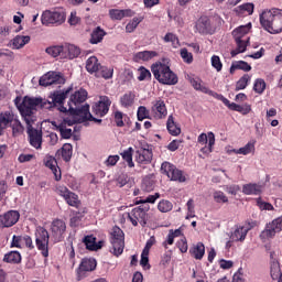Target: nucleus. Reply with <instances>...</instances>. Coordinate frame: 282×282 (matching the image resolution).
Returning a JSON list of instances; mask_svg holds the SVG:
<instances>
[{"mask_svg":"<svg viewBox=\"0 0 282 282\" xmlns=\"http://www.w3.org/2000/svg\"><path fill=\"white\" fill-rule=\"evenodd\" d=\"M87 100V90L80 88L79 90L75 91L70 96L68 101V111L72 116H79L83 120H90L93 122H102V119L95 118L91 112H89V105H83Z\"/></svg>","mask_w":282,"mask_h":282,"instance_id":"obj_1","label":"nucleus"},{"mask_svg":"<svg viewBox=\"0 0 282 282\" xmlns=\"http://www.w3.org/2000/svg\"><path fill=\"white\" fill-rule=\"evenodd\" d=\"M261 28L269 32V34H281L282 32V10L267 9L259 15Z\"/></svg>","mask_w":282,"mask_h":282,"instance_id":"obj_2","label":"nucleus"},{"mask_svg":"<svg viewBox=\"0 0 282 282\" xmlns=\"http://www.w3.org/2000/svg\"><path fill=\"white\" fill-rule=\"evenodd\" d=\"M169 58H162L161 62H156L152 64L151 72L161 85H177L180 78L177 74L171 69V66L167 64Z\"/></svg>","mask_w":282,"mask_h":282,"instance_id":"obj_3","label":"nucleus"},{"mask_svg":"<svg viewBox=\"0 0 282 282\" xmlns=\"http://www.w3.org/2000/svg\"><path fill=\"white\" fill-rule=\"evenodd\" d=\"M39 105L43 107V99L25 96L20 106H18V109L25 124H30V122H35L36 119H34V111H36V107H39Z\"/></svg>","mask_w":282,"mask_h":282,"instance_id":"obj_4","label":"nucleus"},{"mask_svg":"<svg viewBox=\"0 0 282 282\" xmlns=\"http://www.w3.org/2000/svg\"><path fill=\"white\" fill-rule=\"evenodd\" d=\"M72 91V87H68L66 90L61 91H54L50 98V100H44L42 104V109H54V107H58V111L62 113H67L69 109H67L64 105L65 100L67 99V96H69V93Z\"/></svg>","mask_w":282,"mask_h":282,"instance_id":"obj_5","label":"nucleus"},{"mask_svg":"<svg viewBox=\"0 0 282 282\" xmlns=\"http://www.w3.org/2000/svg\"><path fill=\"white\" fill-rule=\"evenodd\" d=\"M35 246L44 257V261H47L50 257V231L45 227H37L35 230Z\"/></svg>","mask_w":282,"mask_h":282,"instance_id":"obj_6","label":"nucleus"},{"mask_svg":"<svg viewBox=\"0 0 282 282\" xmlns=\"http://www.w3.org/2000/svg\"><path fill=\"white\" fill-rule=\"evenodd\" d=\"M110 243L112 246L110 252L115 257H120L124 252V231L120 227H112L110 231Z\"/></svg>","mask_w":282,"mask_h":282,"instance_id":"obj_7","label":"nucleus"},{"mask_svg":"<svg viewBox=\"0 0 282 282\" xmlns=\"http://www.w3.org/2000/svg\"><path fill=\"white\" fill-rule=\"evenodd\" d=\"M149 205L147 206H139L133 208L130 213L127 214L128 216V221H130V224H132V226H138V224H140V226H142V228H144V226H147V221L149 219Z\"/></svg>","mask_w":282,"mask_h":282,"instance_id":"obj_8","label":"nucleus"},{"mask_svg":"<svg viewBox=\"0 0 282 282\" xmlns=\"http://www.w3.org/2000/svg\"><path fill=\"white\" fill-rule=\"evenodd\" d=\"M42 25H63L65 23V12L46 10L41 17Z\"/></svg>","mask_w":282,"mask_h":282,"instance_id":"obj_9","label":"nucleus"},{"mask_svg":"<svg viewBox=\"0 0 282 282\" xmlns=\"http://www.w3.org/2000/svg\"><path fill=\"white\" fill-rule=\"evenodd\" d=\"M56 193L59 195V197H63V199L68 204V206H72L73 208H80V198H78V195L69 188H67L64 185H58L56 187Z\"/></svg>","mask_w":282,"mask_h":282,"instance_id":"obj_10","label":"nucleus"},{"mask_svg":"<svg viewBox=\"0 0 282 282\" xmlns=\"http://www.w3.org/2000/svg\"><path fill=\"white\" fill-rule=\"evenodd\" d=\"M51 237L54 239V243H61L65 239V232L67 231V224L63 219H54L51 224Z\"/></svg>","mask_w":282,"mask_h":282,"instance_id":"obj_11","label":"nucleus"},{"mask_svg":"<svg viewBox=\"0 0 282 282\" xmlns=\"http://www.w3.org/2000/svg\"><path fill=\"white\" fill-rule=\"evenodd\" d=\"M39 84L41 87H50L51 85H65V76H63V73L61 72L50 70L40 78Z\"/></svg>","mask_w":282,"mask_h":282,"instance_id":"obj_12","label":"nucleus"},{"mask_svg":"<svg viewBox=\"0 0 282 282\" xmlns=\"http://www.w3.org/2000/svg\"><path fill=\"white\" fill-rule=\"evenodd\" d=\"M161 171L163 175H166L173 182H186V176H184V172L177 170L175 165L170 162H163L161 165Z\"/></svg>","mask_w":282,"mask_h":282,"instance_id":"obj_13","label":"nucleus"},{"mask_svg":"<svg viewBox=\"0 0 282 282\" xmlns=\"http://www.w3.org/2000/svg\"><path fill=\"white\" fill-rule=\"evenodd\" d=\"M34 122L26 123V133L29 135V142L34 149H41L43 144V132L32 127Z\"/></svg>","mask_w":282,"mask_h":282,"instance_id":"obj_14","label":"nucleus"},{"mask_svg":"<svg viewBox=\"0 0 282 282\" xmlns=\"http://www.w3.org/2000/svg\"><path fill=\"white\" fill-rule=\"evenodd\" d=\"M218 100L224 104L225 107H228L230 111H238V113H241L242 116H248L250 111H252V106L250 104L239 105L236 102H230L228 98L224 97V95H219Z\"/></svg>","mask_w":282,"mask_h":282,"instance_id":"obj_15","label":"nucleus"},{"mask_svg":"<svg viewBox=\"0 0 282 282\" xmlns=\"http://www.w3.org/2000/svg\"><path fill=\"white\" fill-rule=\"evenodd\" d=\"M254 227V223H245V225H238L235 227V230L230 235L231 241H240L243 243L246 241V237H248V232L250 229Z\"/></svg>","mask_w":282,"mask_h":282,"instance_id":"obj_16","label":"nucleus"},{"mask_svg":"<svg viewBox=\"0 0 282 282\" xmlns=\"http://www.w3.org/2000/svg\"><path fill=\"white\" fill-rule=\"evenodd\" d=\"M281 230H282V216L267 224L265 229L262 231L260 237L262 239H272V237H274L276 232H281Z\"/></svg>","mask_w":282,"mask_h":282,"instance_id":"obj_17","label":"nucleus"},{"mask_svg":"<svg viewBox=\"0 0 282 282\" xmlns=\"http://www.w3.org/2000/svg\"><path fill=\"white\" fill-rule=\"evenodd\" d=\"M111 107V99L107 96H101L99 101L93 106V113L97 118H104L109 113V108Z\"/></svg>","mask_w":282,"mask_h":282,"instance_id":"obj_18","label":"nucleus"},{"mask_svg":"<svg viewBox=\"0 0 282 282\" xmlns=\"http://www.w3.org/2000/svg\"><path fill=\"white\" fill-rule=\"evenodd\" d=\"M20 218L21 214L18 210H9L0 215V228H12Z\"/></svg>","mask_w":282,"mask_h":282,"instance_id":"obj_19","label":"nucleus"},{"mask_svg":"<svg viewBox=\"0 0 282 282\" xmlns=\"http://www.w3.org/2000/svg\"><path fill=\"white\" fill-rule=\"evenodd\" d=\"M96 265H97L96 259L94 258L84 259L80 262L78 269L76 270V274H77L76 280L83 281V279H85V272H94V270H96Z\"/></svg>","mask_w":282,"mask_h":282,"instance_id":"obj_20","label":"nucleus"},{"mask_svg":"<svg viewBox=\"0 0 282 282\" xmlns=\"http://www.w3.org/2000/svg\"><path fill=\"white\" fill-rule=\"evenodd\" d=\"M189 83L196 91H202V94H207L208 96H213V98H216L218 100L219 96L221 94H217L216 91L210 90L208 87L202 85V79L199 77H192L189 78Z\"/></svg>","mask_w":282,"mask_h":282,"instance_id":"obj_21","label":"nucleus"},{"mask_svg":"<svg viewBox=\"0 0 282 282\" xmlns=\"http://www.w3.org/2000/svg\"><path fill=\"white\" fill-rule=\"evenodd\" d=\"M152 113L154 118H158L159 120L166 118V116L169 115V110L166 109V104L164 102V100L159 99L153 102Z\"/></svg>","mask_w":282,"mask_h":282,"instance_id":"obj_22","label":"nucleus"},{"mask_svg":"<svg viewBox=\"0 0 282 282\" xmlns=\"http://www.w3.org/2000/svg\"><path fill=\"white\" fill-rule=\"evenodd\" d=\"M94 235L85 236L83 239V243L86 246V250H90V252H96L105 246V241L99 240Z\"/></svg>","mask_w":282,"mask_h":282,"instance_id":"obj_23","label":"nucleus"},{"mask_svg":"<svg viewBox=\"0 0 282 282\" xmlns=\"http://www.w3.org/2000/svg\"><path fill=\"white\" fill-rule=\"evenodd\" d=\"M44 164L47 169H51L52 173L55 176V181L61 182L63 176L61 174V167H58V162L56 161V159L52 155H48L45 158Z\"/></svg>","mask_w":282,"mask_h":282,"instance_id":"obj_24","label":"nucleus"},{"mask_svg":"<svg viewBox=\"0 0 282 282\" xmlns=\"http://www.w3.org/2000/svg\"><path fill=\"white\" fill-rule=\"evenodd\" d=\"M153 152L149 149L140 148L135 151V162L138 164H151Z\"/></svg>","mask_w":282,"mask_h":282,"instance_id":"obj_25","label":"nucleus"},{"mask_svg":"<svg viewBox=\"0 0 282 282\" xmlns=\"http://www.w3.org/2000/svg\"><path fill=\"white\" fill-rule=\"evenodd\" d=\"M62 56L63 58L74 61V58H78V56H80V47L74 44H64V53Z\"/></svg>","mask_w":282,"mask_h":282,"instance_id":"obj_26","label":"nucleus"},{"mask_svg":"<svg viewBox=\"0 0 282 282\" xmlns=\"http://www.w3.org/2000/svg\"><path fill=\"white\" fill-rule=\"evenodd\" d=\"M52 126L55 127L56 131L59 132L64 140H69V138H72V129L67 128V120H64L59 123L52 121Z\"/></svg>","mask_w":282,"mask_h":282,"instance_id":"obj_27","label":"nucleus"},{"mask_svg":"<svg viewBox=\"0 0 282 282\" xmlns=\"http://www.w3.org/2000/svg\"><path fill=\"white\" fill-rule=\"evenodd\" d=\"M105 36H107V32L102 30V28L96 26L90 33V45H98V43H102Z\"/></svg>","mask_w":282,"mask_h":282,"instance_id":"obj_28","label":"nucleus"},{"mask_svg":"<svg viewBox=\"0 0 282 282\" xmlns=\"http://www.w3.org/2000/svg\"><path fill=\"white\" fill-rule=\"evenodd\" d=\"M189 254L197 261H202V259H204V254H206V247L203 242H197L189 249Z\"/></svg>","mask_w":282,"mask_h":282,"instance_id":"obj_29","label":"nucleus"},{"mask_svg":"<svg viewBox=\"0 0 282 282\" xmlns=\"http://www.w3.org/2000/svg\"><path fill=\"white\" fill-rule=\"evenodd\" d=\"M263 187L257 183H249L242 186L243 195H261Z\"/></svg>","mask_w":282,"mask_h":282,"instance_id":"obj_30","label":"nucleus"},{"mask_svg":"<svg viewBox=\"0 0 282 282\" xmlns=\"http://www.w3.org/2000/svg\"><path fill=\"white\" fill-rule=\"evenodd\" d=\"M109 17L112 21H122L124 17H131V10L110 9Z\"/></svg>","mask_w":282,"mask_h":282,"instance_id":"obj_31","label":"nucleus"},{"mask_svg":"<svg viewBox=\"0 0 282 282\" xmlns=\"http://www.w3.org/2000/svg\"><path fill=\"white\" fill-rule=\"evenodd\" d=\"M100 66V62L96 56H90L86 61V72H88L89 74H96L97 72H99Z\"/></svg>","mask_w":282,"mask_h":282,"instance_id":"obj_32","label":"nucleus"},{"mask_svg":"<svg viewBox=\"0 0 282 282\" xmlns=\"http://www.w3.org/2000/svg\"><path fill=\"white\" fill-rule=\"evenodd\" d=\"M73 153H74V148L69 143H65L62 147V149L57 151V155H61L64 162H70Z\"/></svg>","mask_w":282,"mask_h":282,"instance_id":"obj_33","label":"nucleus"},{"mask_svg":"<svg viewBox=\"0 0 282 282\" xmlns=\"http://www.w3.org/2000/svg\"><path fill=\"white\" fill-rule=\"evenodd\" d=\"M158 56V52L155 51H142L134 54V61L140 63V61L149 62L151 58H155Z\"/></svg>","mask_w":282,"mask_h":282,"instance_id":"obj_34","label":"nucleus"},{"mask_svg":"<svg viewBox=\"0 0 282 282\" xmlns=\"http://www.w3.org/2000/svg\"><path fill=\"white\" fill-rule=\"evenodd\" d=\"M251 28H252V24L249 23L247 25H241V26L235 29L232 31L234 39L246 40V36L248 35V32H250Z\"/></svg>","mask_w":282,"mask_h":282,"instance_id":"obj_35","label":"nucleus"},{"mask_svg":"<svg viewBox=\"0 0 282 282\" xmlns=\"http://www.w3.org/2000/svg\"><path fill=\"white\" fill-rule=\"evenodd\" d=\"M133 102H135V94H133V91H128L120 98V105L121 107H124V109L133 107Z\"/></svg>","mask_w":282,"mask_h":282,"instance_id":"obj_36","label":"nucleus"},{"mask_svg":"<svg viewBox=\"0 0 282 282\" xmlns=\"http://www.w3.org/2000/svg\"><path fill=\"white\" fill-rule=\"evenodd\" d=\"M166 129L171 135H180L182 133V129L175 123V118L173 115H170L166 122Z\"/></svg>","mask_w":282,"mask_h":282,"instance_id":"obj_37","label":"nucleus"},{"mask_svg":"<svg viewBox=\"0 0 282 282\" xmlns=\"http://www.w3.org/2000/svg\"><path fill=\"white\" fill-rule=\"evenodd\" d=\"M236 44H237V48L231 51V56L232 58H235V56H237V54H243V52H246L247 47H248V41H250V37H246L245 40L241 39H235Z\"/></svg>","mask_w":282,"mask_h":282,"instance_id":"obj_38","label":"nucleus"},{"mask_svg":"<svg viewBox=\"0 0 282 282\" xmlns=\"http://www.w3.org/2000/svg\"><path fill=\"white\" fill-rule=\"evenodd\" d=\"M271 279L276 282H282L281 264L279 261L271 262Z\"/></svg>","mask_w":282,"mask_h":282,"instance_id":"obj_39","label":"nucleus"},{"mask_svg":"<svg viewBox=\"0 0 282 282\" xmlns=\"http://www.w3.org/2000/svg\"><path fill=\"white\" fill-rule=\"evenodd\" d=\"M237 69H241L242 72H250L252 69V66H250L248 62L237 61L231 64L229 72L230 74H235Z\"/></svg>","mask_w":282,"mask_h":282,"instance_id":"obj_40","label":"nucleus"},{"mask_svg":"<svg viewBox=\"0 0 282 282\" xmlns=\"http://www.w3.org/2000/svg\"><path fill=\"white\" fill-rule=\"evenodd\" d=\"M3 262L12 263V264L21 263V252L10 251V252L6 253L3 257Z\"/></svg>","mask_w":282,"mask_h":282,"instance_id":"obj_41","label":"nucleus"},{"mask_svg":"<svg viewBox=\"0 0 282 282\" xmlns=\"http://www.w3.org/2000/svg\"><path fill=\"white\" fill-rule=\"evenodd\" d=\"M196 30H198L199 34H208L210 32V20L202 18L196 24Z\"/></svg>","mask_w":282,"mask_h":282,"instance_id":"obj_42","label":"nucleus"},{"mask_svg":"<svg viewBox=\"0 0 282 282\" xmlns=\"http://www.w3.org/2000/svg\"><path fill=\"white\" fill-rule=\"evenodd\" d=\"M45 52L46 54H48V56H52L53 58H56L57 56L63 58L64 45L48 46L46 47Z\"/></svg>","mask_w":282,"mask_h":282,"instance_id":"obj_43","label":"nucleus"},{"mask_svg":"<svg viewBox=\"0 0 282 282\" xmlns=\"http://www.w3.org/2000/svg\"><path fill=\"white\" fill-rule=\"evenodd\" d=\"M235 12L238 15L246 14V12L249 15L253 14V12H254V4L250 3V2L243 3V4L239 6V7H237L235 9Z\"/></svg>","mask_w":282,"mask_h":282,"instance_id":"obj_44","label":"nucleus"},{"mask_svg":"<svg viewBox=\"0 0 282 282\" xmlns=\"http://www.w3.org/2000/svg\"><path fill=\"white\" fill-rule=\"evenodd\" d=\"M30 41V35H18L13 39V47L21 50V47H25Z\"/></svg>","mask_w":282,"mask_h":282,"instance_id":"obj_45","label":"nucleus"},{"mask_svg":"<svg viewBox=\"0 0 282 282\" xmlns=\"http://www.w3.org/2000/svg\"><path fill=\"white\" fill-rule=\"evenodd\" d=\"M250 80H252V77L248 74H245L236 83L235 91H241L242 89H246V87H248V84L250 83Z\"/></svg>","mask_w":282,"mask_h":282,"instance_id":"obj_46","label":"nucleus"},{"mask_svg":"<svg viewBox=\"0 0 282 282\" xmlns=\"http://www.w3.org/2000/svg\"><path fill=\"white\" fill-rule=\"evenodd\" d=\"M121 158L122 160H124V162H127L130 169H133V166H135V164L133 163V148H128L127 150H124L121 153Z\"/></svg>","mask_w":282,"mask_h":282,"instance_id":"obj_47","label":"nucleus"},{"mask_svg":"<svg viewBox=\"0 0 282 282\" xmlns=\"http://www.w3.org/2000/svg\"><path fill=\"white\" fill-rule=\"evenodd\" d=\"M234 153L237 155H250V153H254V142H248L245 147L234 150Z\"/></svg>","mask_w":282,"mask_h":282,"instance_id":"obj_48","label":"nucleus"},{"mask_svg":"<svg viewBox=\"0 0 282 282\" xmlns=\"http://www.w3.org/2000/svg\"><path fill=\"white\" fill-rule=\"evenodd\" d=\"M213 147H215V133L209 132L208 133V145H205L200 149V153L204 155H208L209 153H213Z\"/></svg>","mask_w":282,"mask_h":282,"instance_id":"obj_49","label":"nucleus"},{"mask_svg":"<svg viewBox=\"0 0 282 282\" xmlns=\"http://www.w3.org/2000/svg\"><path fill=\"white\" fill-rule=\"evenodd\" d=\"M85 215L80 212H73V216L69 219V226L70 228H78L80 226V221H83V218Z\"/></svg>","mask_w":282,"mask_h":282,"instance_id":"obj_50","label":"nucleus"},{"mask_svg":"<svg viewBox=\"0 0 282 282\" xmlns=\"http://www.w3.org/2000/svg\"><path fill=\"white\" fill-rule=\"evenodd\" d=\"M98 73L100 74L101 78H105V80L113 78V67L111 66H99Z\"/></svg>","mask_w":282,"mask_h":282,"instance_id":"obj_51","label":"nucleus"},{"mask_svg":"<svg viewBox=\"0 0 282 282\" xmlns=\"http://www.w3.org/2000/svg\"><path fill=\"white\" fill-rule=\"evenodd\" d=\"M129 120V116L120 110L115 111V123L116 127H124V121Z\"/></svg>","mask_w":282,"mask_h":282,"instance_id":"obj_52","label":"nucleus"},{"mask_svg":"<svg viewBox=\"0 0 282 282\" xmlns=\"http://www.w3.org/2000/svg\"><path fill=\"white\" fill-rule=\"evenodd\" d=\"M158 210H160V213H171V210H173V203L162 199L158 204Z\"/></svg>","mask_w":282,"mask_h":282,"instance_id":"obj_53","label":"nucleus"},{"mask_svg":"<svg viewBox=\"0 0 282 282\" xmlns=\"http://www.w3.org/2000/svg\"><path fill=\"white\" fill-rule=\"evenodd\" d=\"M265 87H267V84H265V80L263 78H258L254 80V84H253V91H256V94H263V91H265Z\"/></svg>","mask_w":282,"mask_h":282,"instance_id":"obj_54","label":"nucleus"},{"mask_svg":"<svg viewBox=\"0 0 282 282\" xmlns=\"http://www.w3.org/2000/svg\"><path fill=\"white\" fill-rule=\"evenodd\" d=\"M213 197L216 204H228V196L221 191L214 192Z\"/></svg>","mask_w":282,"mask_h":282,"instance_id":"obj_55","label":"nucleus"},{"mask_svg":"<svg viewBox=\"0 0 282 282\" xmlns=\"http://www.w3.org/2000/svg\"><path fill=\"white\" fill-rule=\"evenodd\" d=\"M141 188L145 191V193H151V191H154L155 188V182L153 180L147 177L143 180Z\"/></svg>","mask_w":282,"mask_h":282,"instance_id":"obj_56","label":"nucleus"},{"mask_svg":"<svg viewBox=\"0 0 282 282\" xmlns=\"http://www.w3.org/2000/svg\"><path fill=\"white\" fill-rule=\"evenodd\" d=\"M138 80L142 82V80H151V70L147 69L145 67L141 66L139 68V76H138Z\"/></svg>","mask_w":282,"mask_h":282,"instance_id":"obj_57","label":"nucleus"},{"mask_svg":"<svg viewBox=\"0 0 282 282\" xmlns=\"http://www.w3.org/2000/svg\"><path fill=\"white\" fill-rule=\"evenodd\" d=\"M127 184H129V175L121 173L116 180V186H118V188H122L127 186Z\"/></svg>","mask_w":282,"mask_h":282,"instance_id":"obj_58","label":"nucleus"},{"mask_svg":"<svg viewBox=\"0 0 282 282\" xmlns=\"http://www.w3.org/2000/svg\"><path fill=\"white\" fill-rule=\"evenodd\" d=\"M212 66L214 67V69H216V72H221V69H224L221 58H219V56L217 55L212 56Z\"/></svg>","mask_w":282,"mask_h":282,"instance_id":"obj_59","label":"nucleus"},{"mask_svg":"<svg viewBox=\"0 0 282 282\" xmlns=\"http://www.w3.org/2000/svg\"><path fill=\"white\" fill-rule=\"evenodd\" d=\"M137 118L140 122L142 120H145V118H149V110L144 106H140L137 111Z\"/></svg>","mask_w":282,"mask_h":282,"instance_id":"obj_60","label":"nucleus"},{"mask_svg":"<svg viewBox=\"0 0 282 282\" xmlns=\"http://www.w3.org/2000/svg\"><path fill=\"white\" fill-rule=\"evenodd\" d=\"M181 58H183L184 63L191 65V63H193V53H189L187 48H182Z\"/></svg>","mask_w":282,"mask_h":282,"instance_id":"obj_61","label":"nucleus"},{"mask_svg":"<svg viewBox=\"0 0 282 282\" xmlns=\"http://www.w3.org/2000/svg\"><path fill=\"white\" fill-rule=\"evenodd\" d=\"M158 199H160V193L149 195L145 199L138 200L137 204H153Z\"/></svg>","mask_w":282,"mask_h":282,"instance_id":"obj_62","label":"nucleus"},{"mask_svg":"<svg viewBox=\"0 0 282 282\" xmlns=\"http://www.w3.org/2000/svg\"><path fill=\"white\" fill-rule=\"evenodd\" d=\"M224 191L228 193V195H237V193L241 191V187L239 185H225Z\"/></svg>","mask_w":282,"mask_h":282,"instance_id":"obj_63","label":"nucleus"},{"mask_svg":"<svg viewBox=\"0 0 282 282\" xmlns=\"http://www.w3.org/2000/svg\"><path fill=\"white\" fill-rule=\"evenodd\" d=\"M140 265H142V268H145L147 270H151V264H149V252L144 253V251H142Z\"/></svg>","mask_w":282,"mask_h":282,"instance_id":"obj_64","label":"nucleus"}]
</instances>
